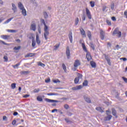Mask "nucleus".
Instances as JSON below:
<instances>
[{"mask_svg":"<svg viewBox=\"0 0 127 127\" xmlns=\"http://www.w3.org/2000/svg\"><path fill=\"white\" fill-rule=\"evenodd\" d=\"M30 29H31V30H33V31H35L36 30V25L35 23L32 24L31 25Z\"/></svg>","mask_w":127,"mask_h":127,"instance_id":"obj_12","label":"nucleus"},{"mask_svg":"<svg viewBox=\"0 0 127 127\" xmlns=\"http://www.w3.org/2000/svg\"><path fill=\"white\" fill-rule=\"evenodd\" d=\"M57 109H54L52 111V113H54L55 112H57Z\"/></svg>","mask_w":127,"mask_h":127,"instance_id":"obj_63","label":"nucleus"},{"mask_svg":"<svg viewBox=\"0 0 127 127\" xmlns=\"http://www.w3.org/2000/svg\"><path fill=\"white\" fill-rule=\"evenodd\" d=\"M112 115L115 117V118L117 119L118 118V115H117V111H116V109L114 108L112 109Z\"/></svg>","mask_w":127,"mask_h":127,"instance_id":"obj_13","label":"nucleus"},{"mask_svg":"<svg viewBox=\"0 0 127 127\" xmlns=\"http://www.w3.org/2000/svg\"><path fill=\"white\" fill-rule=\"evenodd\" d=\"M12 19H13V17L8 19L6 21L4 22V23H8Z\"/></svg>","mask_w":127,"mask_h":127,"instance_id":"obj_36","label":"nucleus"},{"mask_svg":"<svg viewBox=\"0 0 127 127\" xmlns=\"http://www.w3.org/2000/svg\"><path fill=\"white\" fill-rule=\"evenodd\" d=\"M53 82L54 83H60L61 81L59 80V79H56V80H54L53 81Z\"/></svg>","mask_w":127,"mask_h":127,"instance_id":"obj_48","label":"nucleus"},{"mask_svg":"<svg viewBox=\"0 0 127 127\" xmlns=\"http://www.w3.org/2000/svg\"><path fill=\"white\" fill-rule=\"evenodd\" d=\"M124 15L127 16V10L124 12Z\"/></svg>","mask_w":127,"mask_h":127,"instance_id":"obj_64","label":"nucleus"},{"mask_svg":"<svg viewBox=\"0 0 127 127\" xmlns=\"http://www.w3.org/2000/svg\"><path fill=\"white\" fill-rule=\"evenodd\" d=\"M89 46L92 48V49L94 51L95 50V45L93 43H89Z\"/></svg>","mask_w":127,"mask_h":127,"instance_id":"obj_24","label":"nucleus"},{"mask_svg":"<svg viewBox=\"0 0 127 127\" xmlns=\"http://www.w3.org/2000/svg\"><path fill=\"white\" fill-rule=\"evenodd\" d=\"M3 59L4 60V62H7V61H8V58H7V56H4Z\"/></svg>","mask_w":127,"mask_h":127,"instance_id":"obj_45","label":"nucleus"},{"mask_svg":"<svg viewBox=\"0 0 127 127\" xmlns=\"http://www.w3.org/2000/svg\"><path fill=\"white\" fill-rule=\"evenodd\" d=\"M8 32H11V33H14V32H16V31L14 30H8Z\"/></svg>","mask_w":127,"mask_h":127,"instance_id":"obj_51","label":"nucleus"},{"mask_svg":"<svg viewBox=\"0 0 127 127\" xmlns=\"http://www.w3.org/2000/svg\"><path fill=\"white\" fill-rule=\"evenodd\" d=\"M80 33L82 36L86 37V32L84 30V29L81 28L80 29Z\"/></svg>","mask_w":127,"mask_h":127,"instance_id":"obj_15","label":"nucleus"},{"mask_svg":"<svg viewBox=\"0 0 127 127\" xmlns=\"http://www.w3.org/2000/svg\"><path fill=\"white\" fill-rule=\"evenodd\" d=\"M20 48H21V47L20 46H19L18 47H15L13 48V50H20Z\"/></svg>","mask_w":127,"mask_h":127,"instance_id":"obj_33","label":"nucleus"},{"mask_svg":"<svg viewBox=\"0 0 127 127\" xmlns=\"http://www.w3.org/2000/svg\"><path fill=\"white\" fill-rule=\"evenodd\" d=\"M16 124V120H13L12 122V125L13 126H15Z\"/></svg>","mask_w":127,"mask_h":127,"instance_id":"obj_54","label":"nucleus"},{"mask_svg":"<svg viewBox=\"0 0 127 127\" xmlns=\"http://www.w3.org/2000/svg\"><path fill=\"white\" fill-rule=\"evenodd\" d=\"M82 18L83 21H85V20H86V16L84 15L82 16Z\"/></svg>","mask_w":127,"mask_h":127,"instance_id":"obj_57","label":"nucleus"},{"mask_svg":"<svg viewBox=\"0 0 127 127\" xmlns=\"http://www.w3.org/2000/svg\"><path fill=\"white\" fill-rule=\"evenodd\" d=\"M77 90H81V89L83 88V86H82V85H80L77 86Z\"/></svg>","mask_w":127,"mask_h":127,"instance_id":"obj_49","label":"nucleus"},{"mask_svg":"<svg viewBox=\"0 0 127 127\" xmlns=\"http://www.w3.org/2000/svg\"><path fill=\"white\" fill-rule=\"evenodd\" d=\"M62 66L64 72H66V71H67V69L66 68V65H65V64H63Z\"/></svg>","mask_w":127,"mask_h":127,"instance_id":"obj_37","label":"nucleus"},{"mask_svg":"<svg viewBox=\"0 0 127 127\" xmlns=\"http://www.w3.org/2000/svg\"><path fill=\"white\" fill-rule=\"evenodd\" d=\"M112 19L113 20V21H116L117 20V19H116V17L115 16L112 17Z\"/></svg>","mask_w":127,"mask_h":127,"instance_id":"obj_59","label":"nucleus"},{"mask_svg":"<svg viewBox=\"0 0 127 127\" xmlns=\"http://www.w3.org/2000/svg\"><path fill=\"white\" fill-rule=\"evenodd\" d=\"M100 31L101 39L102 40H104V39H105V31H104L102 29H100Z\"/></svg>","mask_w":127,"mask_h":127,"instance_id":"obj_6","label":"nucleus"},{"mask_svg":"<svg viewBox=\"0 0 127 127\" xmlns=\"http://www.w3.org/2000/svg\"><path fill=\"white\" fill-rule=\"evenodd\" d=\"M39 91H40V89H39V88L35 89L34 90V93H38L39 92Z\"/></svg>","mask_w":127,"mask_h":127,"instance_id":"obj_47","label":"nucleus"},{"mask_svg":"<svg viewBox=\"0 0 127 127\" xmlns=\"http://www.w3.org/2000/svg\"><path fill=\"white\" fill-rule=\"evenodd\" d=\"M1 37L2 38V39H4L5 40H9V39H12V38L9 35H1Z\"/></svg>","mask_w":127,"mask_h":127,"instance_id":"obj_8","label":"nucleus"},{"mask_svg":"<svg viewBox=\"0 0 127 127\" xmlns=\"http://www.w3.org/2000/svg\"><path fill=\"white\" fill-rule=\"evenodd\" d=\"M90 5L91 7H94L95 6V2L91 1L90 2Z\"/></svg>","mask_w":127,"mask_h":127,"instance_id":"obj_34","label":"nucleus"},{"mask_svg":"<svg viewBox=\"0 0 127 127\" xmlns=\"http://www.w3.org/2000/svg\"><path fill=\"white\" fill-rule=\"evenodd\" d=\"M84 100L85 102H87V103H88L89 104H91L92 102L91 101V99L90 98L84 96Z\"/></svg>","mask_w":127,"mask_h":127,"instance_id":"obj_19","label":"nucleus"},{"mask_svg":"<svg viewBox=\"0 0 127 127\" xmlns=\"http://www.w3.org/2000/svg\"><path fill=\"white\" fill-rule=\"evenodd\" d=\"M121 60H123V61H127V59L126 58H122L120 59Z\"/></svg>","mask_w":127,"mask_h":127,"instance_id":"obj_58","label":"nucleus"},{"mask_svg":"<svg viewBox=\"0 0 127 127\" xmlns=\"http://www.w3.org/2000/svg\"><path fill=\"white\" fill-rule=\"evenodd\" d=\"M90 65L92 68H96V67L97 66L96 63L94 61L90 62Z\"/></svg>","mask_w":127,"mask_h":127,"instance_id":"obj_17","label":"nucleus"},{"mask_svg":"<svg viewBox=\"0 0 127 127\" xmlns=\"http://www.w3.org/2000/svg\"><path fill=\"white\" fill-rule=\"evenodd\" d=\"M12 9L14 11V12H16L17 11V8H16V6L14 3H12Z\"/></svg>","mask_w":127,"mask_h":127,"instance_id":"obj_16","label":"nucleus"},{"mask_svg":"<svg viewBox=\"0 0 127 127\" xmlns=\"http://www.w3.org/2000/svg\"><path fill=\"white\" fill-rule=\"evenodd\" d=\"M19 65H20V63H19L14 65H12V67H13V68L15 69L16 68H18V66H19Z\"/></svg>","mask_w":127,"mask_h":127,"instance_id":"obj_32","label":"nucleus"},{"mask_svg":"<svg viewBox=\"0 0 127 127\" xmlns=\"http://www.w3.org/2000/svg\"><path fill=\"white\" fill-rule=\"evenodd\" d=\"M30 73V71H22L20 72L21 75H28Z\"/></svg>","mask_w":127,"mask_h":127,"instance_id":"obj_20","label":"nucleus"},{"mask_svg":"<svg viewBox=\"0 0 127 127\" xmlns=\"http://www.w3.org/2000/svg\"><path fill=\"white\" fill-rule=\"evenodd\" d=\"M79 23V18H76L75 20V25H77Z\"/></svg>","mask_w":127,"mask_h":127,"instance_id":"obj_38","label":"nucleus"},{"mask_svg":"<svg viewBox=\"0 0 127 127\" xmlns=\"http://www.w3.org/2000/svg\"><path fill=\"white\" fill-rule=\"evenodd\" d=\"M119 32L120 31H119V29H115L113 31V34H117V33H119Z\"/></svg>","mask_w":127,"mask_h":127,"instance_id":"obj_35","label":"nucleus"},{"mask_svg":"<svg viewBox=\"0 0 127 127\" xmlns=\"http://www.w3.org/2000/svg\"><path fill=\"white\" fill-rule=\"evenodd\" d=\"M21 10H22V14H23L24 16H26V10L24 8Z\"/></svg>","mask_w":127,"mask_h":127,"instance_id":"obj_27","label":"nucleus"},{"mask_svg":"<svg viewBox=\"0 0 127 127\" xmlns=\"http://www.w3.org/2000/svg\"><path fill=\"white\" fill-rule=\"evenodd\" d=\"M82 47L85 51V52H87L86 54V58L87 59L88 61H91L92 59V56H91V54L89 52H88V50H87V48H86V46L85 45V44L82 43Z\"/></svg>","mask_w":127,"mask_h":127,"instance_id":"obj_2","label":"nucleus"},{"mask_svg":"<svg viewBox=\"0 0 127 127\" xmlns=\"http://www.w3.org/2000/svg\"><path fill=\"white\" fill-rule=\"evenodd\" d=\"M96 111H98V112H100V113H104V110L102 109L101 107H98L96 108Z\"/></svg>","mask_w":127,"mask_h":127,"instance_id":"obj_21","label":"nucleus"},{"mask_svg":"<svg viewBox=\"0 0 127 127\" xmlns=\"http://www.w3.org/2000/svg\"><path fill=\"white\" fill-rule=\"evenodd\" d=\"M86 15L88 19H92V14H91V11L88 9V8H85Z\"/></svg>","mask_w":127,"mask_h":127,"instance_id":"obj_5","label":"nucleus"},{"mask_svg":"<svg viewBox=\"0 0 127 127\" xmlns=\"http://www.w3.org/2000/svg\"><path fill=\"white\" fill-rule=\"evenodd\" d=\"M43 14H44L45 18H47V17H48V14H47V12H44Z\"/></svg>","mask_w":127,"mask_h":127,"instance_id":"obj_43","label":"nucleus"},{"mask_svg":"<svg viewBox=\"0 0 127 127\" xmlns=\"http://www.w3.org/2000/svg\"><path fill=\"white\" fill-rule=\"evenodd\" d=\"M42 22L43 23L44 25L45 32L44 33V35L45 39H46V40H47V39H48V37H47V36L49 35V31H48V26L46 25V23H45V21L44 20V19L42 20Z\"/></svg>","mask_w":127,"mask_h":127,"instance_id":"obj_1","label":"nucleus"},{"mask_svg":"<svg viewBox=\"0 0 127 127\" xmlns=\"http://www.w3.org/2000/svg\"><path fill=\"white\" fill-rule=\"evenodd\" d=\"M64 120L66 123H72L68 118H65Z\"/></svg>","mask_w":127,"mask_h":127,"instance_id":"obj_53","label":"nucleus"},{"mask_svg":"<svg viewBox=\"0 0 127 127\" xmlns=\"http://www.w3.org/2000/svg\"><path fill=\"white\" fill-rule=\"evenodd\" d=\"M64 108V109H66V110H68V109H69V105H68V104H65Z\"/></svg>","mask_w":127,"mask_h":127,"instance_id":"obj_50","label":"nucleus"},{"mask_svg":"<svg viewBox=\"0 0 127 127\" xmlns=\"http://www.w3.org/2000/svg\"><path fill=\"white\" fill-rule=\"evenodd\" d=\"M17 115H18V113H17V112H14L13 116H17Z\"/></svg>","mask_w":127,"mask_h":127,"instance_id":"obj_62","label":"nucleus"},{"mask_svg":"<svg viewBox=\"0 0 127 127\" xmlns=\"http://www.w3.org/2000/svg\"><path fill=\"white\" fill-rule=\"evenodd\" d=\"M48 96H56V93H49L47 94Z\"/></svg>","mask_w":127,"mask_h":127,"instance_id":"obj_44","label":"nucleus"},{"mask_svg":"<svg viewBox=\"0 0 127 127\" xmlns=\"http://www.w3.org/2000/svg\"><path fill=\"white\" fill-rule=\"evenodd\" d=\"M59 47H60V43L56 45L54 47V50H57V49H58V48H59Z\"/></svg>","mask_w":127,"mask_h":127,"instance_id":"obj_25","label":"nucleus"},{"mask_svg":"<svg viewBox=\"0 0 127 127\" xmlns=\"http://www.w3.org/2000/svg\"><path fill=\"white\" fill-rule=\"evenodd\" d=\"M104 56L106 60L107 61L108 65L111 66V60L109 58V57H108V56H107V55H104Z\"/></svg>","mask_w":127,"mask_h":127,"instance_id":"obj_14","label":"nucleus"},{"mask_svg":"<svg viewBox=\"0 0 127 127\" xmlns=\"http://www.w3.org/2000/svg\"><path fill=\"white\" fill-rule=\"evenodd\" d=\"M18 5L19 8H20L21 10L23 9L24 8V7L23 6V5H22L21 2H19Z\"/></svg>","mask_w":127,"mask_h":127,"instance_id":"obj_23","label":"nucleus"},{"mask_svg":"<svg viewBox=\"0 0 127 127\" xmlns=\"http://www.w3.org/2000/svg\"><path fill=\"white\" fill-rule=\"evenodd\" d=\"M116 34H118V37L120 38V37H122V32L119 31L118 33H117Z\"/></svg>","mask_w":127,"mask_h":127,"instance_id":"obj_46","label":"nucleus"},{"mask_svg":"<svg viewBox=\"0 0 127 127\" xmlns=\"http://www.w3.org/2000/svg\"><path fill=\"white\" fill-rule=\"evenodd\" d=\"M45 100L47 103H57V101L54 100L50 99H48V98L45 99Z\"/></svg>","mask_w":127,"mask_h":127,"instance_id":"obj_11","label":"nucleus"},{"mask_svg":"<svg viewBox=\"0 0 127 127\" xmlns=\"http://www.w3.org/2000/svg\"><path fill=\"white\" fill-rule=\"evenodd\" d=\"M106 22L108 25H112V22L110 20H106Z\"/></svg>","mask_w":127,"mask_h":127,"instance_id":"obj_39","label":"nucleus"},{"mask_svg":"<svg viewBox=\"0 0 127 127\" xmlns=\"http://www.w3.org/2000/svg\"><path fill=\"white\" fill-rule=\"evenodd\" d=\"M36 42H37L38 45H40L41 43V41L39 39V36L37 34L36 35Z\"/></svg>","mask_w":127,"mask_h":127,"instance_id":"obj_9","label":"nucleus"},{"mask_svg":"<svg viewBox=\"0 0 127 127\" xmlns=\"http://www.w3.org/2000/svg\"><path fill=\"white\" fill-rule=\"evenodd\" d=\"M106 8H107V6H103L102 9L103 11H105V10H106Z\"/></svg>","mask_w":127,"mask_h":127,"instance_id":"obj_60","label":"nucleus"},{"mask_svg":"<svg viewBox=\"0 0 127 127\" xmlns=\"http://www.w3.org/2000/svg\"><path fill=\"white\" fill-rule=\"evenodd\" d=\"M81 65V62L79 60H76L74 62L73 66L74 68H72L73 71H76L77 70V68L78 66Z\"/></svg>","mask_w":127,"mask_h":127,"instance_id":"obj_4","label":"nucleus"},{"mask_svg":"<svg viewBox=\"0 0 127 127\" xmlns=\"http://www.w3.org/2000/svg\"><path fill=\"white\" fill-rule=\"evenodd\" d=\"M11 89H14L16 88V83H12L11 84Z\"/></svg>","mask_w":127,"mask_h":127,"instance_id":"obj_29","label":"nucleus"},{"mask_svg":"<svg viewBox=\"0 0 127 127\" xmlns=\"http://www.w3.org/2000/svg\"><path fill=\"white\" fill-rule=\"evenodd\" d=\"M37 101H38V102H43V101L42 97H40V96H38L37 97Z\"/></svg>","mask_w":127,"mask_h":127,"instance_id":"obj_30","label":"nucleus"},{"mask_svg":"<svg viewBox=\"0 0 127 127\" xmlns=\"http://www.w3.org/2000/svg\"><path fill=\"white\" fill-rule=\"evenodd\" d=\"M111 8L112 10H114V9H115V4L114 3H111Z\"/></svg>","mask_w":127,"mask_h":127,"instance_id":"obj_42","label":"nucleus"},{"mask_svg":"<svg viewBox=\"0 0 127 127\" xmlns=\"http://www.w3.org/2000/svg\"><path fill=\"white\" fill-rule=\"evenodd\" d=\"M0 43H2V44H4V45H7V46L10 45V44H7V43L4 42L3 41H0Z\"/></svg>","mask_w":127,"mask_h":127,"instance_id":"obj_41","label":"nucleus"},{"mask_svg":"<svg viewBox=\"0 0 127 127\" xmlns=\"http://www.w3.org/2000/svg\"><path fill=\"white\" fill-rule=\"evenodd\" d=\"M112 117L113 116H112V115H108L107 117H106L105 118H104V121H111Z\"/></svg>","mask_w":127,"mask_h":127,"instance_id":"obj_18","label":"nucleus"},{"mask_svg":"<svg viewBox=\"0 0 127 127\" xmlns=\"http://www.w3.org/2000/svg\"><path fill=\"white\" fill-rule=\"evenodd\" d=\"M35 45H36L35 41H34V40H32V47H35Z\"/></svg>","mask_w":127,"mask_h":127,"instance_id":"obj_40","label":"nucleus"},{"mask_svg":"<svg viewBox=\"0 0 127 127\" xmlns=\"http://www.w3.org/2000/svg\"><path fill=\"white\" fill-rule=\"evenodd\" d=\"M38 66H41L42 67H45V64L40 62L38 63Z\"/></svg>","mask_w":127,"mask_h":127,"instance_id":"obj_31","label":"nucleus"},{"mask_svg":"<svg viewBox=\"0 0 127 127\" xmlns=\"http://www.w3.org/2000/svg\"><path fill=\"white\" fill-rule=\"evenodd\" d=\"M76 75L77 77H75L74 79V84H78L80 81V79H83V74L79 72H77Z\"/></svg>","mask_w":127,"mask_h":127,"instance_id":"obj_3","label":"nucleus"},{"mask_svg":"<svg viewBox=\"0 0 127 127\" xmlns=\"http://www.w3.org/2000/svg\"><path fill=\"white\" fill-rule=\"evenodd\" d=\"M82 85L83 87H87L88 86V81L87 80H84L82 83Z\"/></svg>","mask_w":127,"mask_h":127,"instance_id":"obj_26","label":"nucleus"},{"mask_svg":"<svg viewBox=\"0 0 127 127\" xmlns=\"http://www.w3.org/2000/svg\"><path fill=\"white\" fill-rule=\"evenodd\" d=\"M29 97V95L26 94L23 96V98H28Z\"/></svg>","mask_w":127,"mask_h":127,"instance_id":"obj_61","label":"nucleus"},{"mask_svg":"<svg viewBox=\"0 0 127 127\" xmlns=\"http://www.w3.org/2000/svg\"><path fill=\"white\" fill-rule=\"evenodd\" d=\"M51 81V80L50 78H48L47 79L45 80L46 83H50Z\"/></svg>","mask_w":127,"mask_h":127,"instance_id":"obj_52","label":"nucleus"},{"mask_svg":"<svg viewBox=\"0 0 127 127\" xmlns=\"http://www.w3.org/2000/svg\"><path fill=\"white\" fill-rule=\"evenodd\" d=\"M65 53L67 59H70V48H69L68 46L66 47Z\"/></svg>","mask_w":127,"mask_h":127,"instance_id":"obj_7","label":"nucleus"},{"mask_svg":"<svg viewBox=\"0 0 127 127\" xmlns=\"http://www.w3.org/2000/svg\"><path fill=\"white\" fill-rule=\"evenodd\" d=\"M71 89L73 91H77L78 90L77 86L72 87Z\"/></svg>","mask_w":127,"mask_h":127,"instance_id":"obj_56","label":"nucleus"},{"mask_svg":"<svg viewBox=\"0 0 127 127\" xmlns=\"http://www.w3.org/2000/svg\"><path fill=\"white\" fill-rule=\"evenodd\" d=\"M87 36L90 39V40L92 39V33H91V32L90 31H88L87 32Z\"/></svg>","mask_w":127,"mask_h":127,"instance_id":"obj_22","label":"nucleus"},{"mask_svg":"<svg viewBox=\"0 0 127 127\" xmlns=\"http://www.w3.org/2000/svg\"><path fill=\"white\" fill-rule=\"evenodd\" d=\"M68 38L70 43H73V34L70 32L68 35Z\"/></svg>","mask_w":127,"mask_h":127,"instance_id":"obj_10","label":"nucleus"},{"mask_svg":"<svg viewBox=\"0 0 127 127\" xmlns=\"http://www.w3.org/2000/svg\"><path fill=\"white\" fill-rule=\"evenodd\" d=\"M122 79L124 80V82H125V83H127V78L125 77H123Z\"/></svg>","mask_w":127,"mask_h":127,"instance_id":"obj_55","label":"nucleus"},{"mask_svg":"<svg viewBox=\"0 0 127 127\" xmlns=\"http://www.w3.org/2000/svg\"><path fill=\"white\" fill-rule=\"evenodd\" d=\"M34 56V54H28L26 56H25V58H27L28 57H33Z\"/></svg>","mask_w":127,"mask_h":127,"instance_id":"obj_28","label":"nucleus"}]
</instances>
